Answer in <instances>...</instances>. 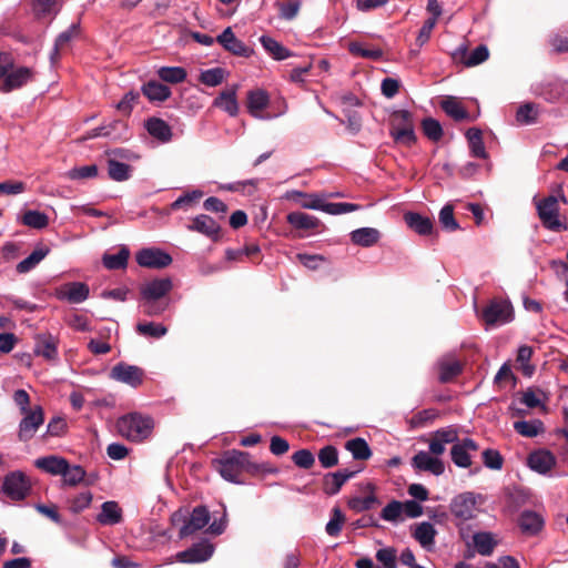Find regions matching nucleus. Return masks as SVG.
Returning <instances> with one entry per match:
<instances>
[{"label": "nucleus", "mask_w": 568, "mask_h": 568, "mask_svg": "<svg viewBox=\"0 0 568 568\" xmlns=\"http://www.w3.org/2000/svg\"><path fill=\"white\" fill-rule=\"evenodd\" d=\"M34 78L33 69L24 65H14L12 55L0 51V91L9 93L21 89Z\"/></svg>", "instance_id": "1"}, {"label": "nucleus", "mask_w": 568, "mask_h": 568, "mask_svg": "<svg viewBox=\"0 0 568 568\" xmlns=\"http://www.w3.org/2000/svg\"><path fill=\"white\" fill-rule=\"evenodd\" d=\"M478 498H480L479 495L466 491L455 496L449 504V510L454 518L455 526L458 528L460 538L466 542L470 538V529L467 523L477 515Z\"/></svg>", "instance_id": "2"}, {"label": "nucleus", "mask_w": 568, "mask_h": 568, "mask_svg": "<svg viewBox=\"0 0 568 568\" xmlns=\"http://www.w3.org/2000/svg\"><path fill=\"white\" fill-rule=\"evenodd\" d=\"M154 428L150 416L140 413H130L121 416L116 422V429L122 437L135 443L149 438Z\"/></svg>", "instance_id": "3"}, {"label": "nucleus", "mask_w": 568, "mask_h": 568, "mask_svg": "<svg viewBox=\"0 0 568 568\" xmlns=\"http://www.w3.org/2000/svg\"><path fill=\"white\" fill-rule=\"evenodd\" d=\"M537 215L542 226L551 232H565L568 230L566 217L560 214L558 199L549 195L544 199L534 197Z\"/></svg>", "instance_id": "4"}, {"label": "nucleus", "mask_w": 568, "mask_h": 568, "mask_svg": "<svg viewBox=\"0 0 568 568\" xmlns=\"http://www.w3.org/2000/svg\"><path fill=\"white\" fill-rule=\"evenodd\" d=\"M250 455L246 452L232 450L225 453L220 459L215 460V468L221 476L231 483H240L241 474L248 466Z\"/></svg>", "instance_id": "5"}, {"label": "nucleus", "mask_w": 568, "mask_h": 568, "mask_svg": "<svg viewBox=\"0 0 568 568\" xmlns=\"http://www.w3.org/2000/svg\"><path fill=\"white\" fill-rule=\"evenodd\" d=\"M180 521H183V524L179 530V537L184 539L203 529L209 524L210 513L205 506H197L192 510L190 517L185 519L180 510L172 515V523L178 524Z\"/></svg>", "instance_id": "6"}, {"label": "nucleus", "mask_w": 568, "mask_h": 568, "mask_svg": "<svg viewBox=\"0 0 568 568\" xmlns=\"http://www.w3.org/2000/svg\"><path fill=\"white\" fill-rule=\"evenodd\" d=\"M536 97L542 98L549 103L568 102V81L561 79L546 80L532 88Z\"/></svg>", "instance_id": "7"}, {"label": "nucleus", "mask_w": 568, "mask_h": 568, "mask_svg": "<svg viewBox=\"0 0 568 568\" xmlns=\"http://www.w3.org/2000/svg\"><path fill=\"white\" fill-rule=\"evenodd\" d=\"M481 318L489 326L505 325L514 320V310L508 301L493 300L483 310Z\"/></svg>", "instance_id": "8"}, {"label": "nucleus", "mask_w": 568, "mask_h": 568, "mask_svg": "<svg viewBox=\"0 0 568 568\" xmlns=\"http://www.w3.org/2000/svg\"><path fill=\"white\" fill-rule=\"evenodd\" d=\"M2 491L11 500H22L30 491V481L22 471H11L3 479Z\"/></svg>", "instance_id": "9"}, {"label": "nucleus", "mask_w": 568, "mask_h": 568, "mask_svg": "<svg viewBox=\"0 0 568 568\" xmlns=\"http://www.w3.org/2000/svg\"><path fill=\"white\" fill-rule=\"evenodd\" d=\"M22 415L23 418L19 423L18 438L21 442H29L43 424L44 412L42 406L34 405L30 412L23 413Z\"/></svg>", "instance_id": "10"}, {"label": "nucleus", "mask_w": 568, "mask_h": 568, "mask_svg": "<svg viewBox=\"0 0 568 568\" xmlns=\"http://www.w3.org/2000/svg\"><path fill=\"white\" fill-rule=\"evenodd\" d=\"M270 103V95L268 93L263 89H255L247 92V101H246V108L250 114L256 119H263V120H270L274 118V115H263L262 111ZM283 109L275 114L282 115L287 111V104L285 100H282Z\"/></svg>", "instance_id": "11"}, {"label": "nucleus", "mask_w": 568, "mask_h": 568, "mask_svg": "<svg viewBox=\"0 0 568 568\" xmlns=\"http://www.w3.org/2000/svg\"><path fill=\"white\" fill-rule=\"evenodd\" d=\"M214 552V546L209 540L193 544L190 548L175 555V559L182 564H200L207 561Z\"/></svg>", "instance_id": "12"}, {"label": "nucleus", "mask_w": 568, "mask_h": 568, "mask_svg": "<svg viewBox=\"0 0 568 568\" xmlns=\"http://www.w3.org/2000/svg\"><path fill=\"white\" fill-rule=\"evenodd\" d=\"M136 263L146 268H164L172 263L170 254L158 247L140 250L135 255Z\"/></svg>", "instance_id": "13"}, {"label": "nucleus", "mask_w": 568, "mask_h": 568, "mask_svg": "<svg viewBox=\"0 0 568 568\" xmlns=\"http://www.w3.org/2000/svg\"><path fill=\"white\" fill-rule=\"evenodd\" d=\"M111 378L114 381L130 385L131 387H139L144 379V371L135 365L119 363L112 367L110 373Z\"/></svg>", "instance_id": "14"}, {"label": "nucleus", "mask_w": 568, "mask_h": 568, "mask_svg": "<svg viewBox=\"0 0 568 568\" xmlns=\"http://www.w3.org/2000/svg\"><path fill=\"white\" fill-rule=\"evenodd\" d=\"M412 467L418 471H427L434 476H440L445 471V465L439 457H435L425 450H419L412 458Z\"/></svg>", "instance_id": "15"}, {"label": "nucleus", "mask_w": 568, "mask_h": 568, "mask_svg": "<svg viewBox=\"0 0 568 568\" xmlns=\"http://www.w3.org/2000/svg\"><path fill=\"white\" fill-rule=\"evenodd\" d=\"M478 445L471 438H464L453 445L450 455L453 463L460 468H468L471 465V452H477Z\"/></svg>", "instance_id": "16"}, {"label": "nucleus", "mask_w": 568, "mask_h": 568, "mask_svg": "<svg viewBox=\"0 0 568 568\" xmlns=\"http://www.w3.org/2000/svg\"><path fill=\"white\" fill-rule=\"evenodd\" d=\"M489 57L488 48L485 44H480L475 48L470 53L465 44H460L453 53V58L456 61L462 62L466 67H475L485 62Z\"/></svg>", "instance_id": "17"}, {"label": "nucleus", "mask_w": 568, "mask_h": 568, "mask_svg": "<svg viewBox=\"0 0 568 568\" xmlns=\"http://www.w3.org/2000/svg\"><path fill=\"white\" fill-rule=\"evenodd\" d=\"M518 527L525 536L538 535L545 526L544 517L534 510H524L517 519Z\"/></svg>", "instance_id": "18"}, {"label": "nucleus", "mask_w": 568, "mask_h": 568, "mask_svg": "<svg viewBox=\"0 0 568 568\" xmlns=\"http://www.w3.org/2000/svg\"><path fill=\"white\" fill-rule=\"evenodd\" d=\"M216 41L229 52L237 57H250V49L243 41L237 39L231 27H227L217 38Z\"/></svg>", "instance_id": "19"}, {"label": "nucleus", "mask_w": 568, "mask_h": 568, "mask_svg": "<svg viewBox=\"0 0 568 568\" xmlns=\"http://www.w3.org/2000/svg\"><path fill=\"white\" fill-rule=\"evenodd\" d=\"M89 286L82 282H71L61 286L58 291V297L67 300L70 303L79 304L89 297Z\"/></svg>", "instance_id": "20"}, {"label": "nucleus", "mask_w": 568, "mask_h": 568, "mask_svg": "<svg viewBox=\"0 0 568 568\" xmlns=\"http://www.w3.org/2000/svg\"><path fill=\"white\" fill-rule=\"evenodd\" d=\"M436 535L437 530L429 521L416 524L412 531V536L415 540L426 550H432L434 548Z\"/></svg>", "instance_id": "21"}, {"label": "nucleus", "mask_w": 568, "mask_h": 568, "mask_svg": "<svg viewBox=\"0 0 568 568\" xmlns=\"http://www.w3.org/2000/svg\"><path fill=\"white\" fill-rule=\"evenodd\" d=\"M555 464H556L555 456L550 452L545 450V449H539V450L532 452L528 456V466L532 470H535L539 474H542V475L550 471L551 468L555 466Z\"/></svg>", "instance_id": "22"}, {"label": "nucleus", "mask_w": 568, "mask_h": 568, "mask_svg": "<svg viewBox=\"0 0 568 568\" xmlns=\"http://www.w3.org/2000/svg\"><path fill=\"white\" fill-rule=\"evenodd\" d=\"M172 288V281L170 278H156L145 283L141 287L142 298L160 300L165 296Z\"/></svg>", "instance_id": "23"}, {"label": "nucleus", "mask_w": 568, "mask_h": 568, "mask_svg": "<svg viewBox=\"0 0 568 568\" xmlns=\"http://www.w3.org/2000/svg\"><path fill=\"white\" fill-rule=\"evenodd\" d=\"M34 354L42 356L47 361L58 359V339L51 334H44L37 337Z\"/></svg>", "instance_id": "24"}, {"label": "nucleus", "mask_w": 568, "mask_h": 568, "mask_svg": "<svg viewBox=\"0 0 568 568\" xmlns=\"http://www.w3.org/2000/svg\"><path fill=\"white\" fill-rule=\"evenodd\" d=\"M190 231L199 232L207 237L216 239L220 232V225L215 220L205 214L195 216L190 225Z\"/></svg>", "instance_id": "25"}, {"label": "nucleus", "mask_w": 568, "mask_h": 568, "mask_svg": "<svg viewBox=\"0 0 568 568\" xmlns=\"http://www.w3.org/2000/svg\"><path fill=\"white\" fill-rule=\"evenodd\" d=\"M404 221L409 229L419 235L433 234L434 223L428 216L415 212H407L404 214Z\"/></svg>", "instance_id": "26"}, {"label": "nucleus", "mask_w": 568, "mask_h": 568, "mask_svg": "<svg viewBox=\"0 0 568 568\" xmlns=\"http://www.w3.org/2000/svg\"><path fill=\"white\" fill-rule=\"evenodd\" d=\"M356 471H348V470H338L335 473H329L325 475L323 479V490L327 495H335L337 494L342 486L351 479Z\"/></svg>", "instance_id": "27"}, {"label": "nucleus", "mask_w": 568, "mask_h": 568, "mask_svg": "<svg viewBox=\"0 0 568 568\" xmlns=\"http://www.w3.org/2000/svg\"><path fill=\"white\" fill-rule=\"evenodd\" d=\"M67 459L55 455H49L44 457H40L36 459L34 465L37 468L53 475L58 476L64 473L67 469Z\"/></svg>", "instance_id": "28"}, {"label": "nucleus", "mask_w": 568, "mask_h": 568, "mask_svg": "<svg viewBox=\"0 0 568 568\" xmlns=\"http://www.w3.org/2000/svg\"><path fill=\"white\" fill-rule=\"evenodd\" d=\"M213 105L226 112L230 116H235L239 113V103L236 100V87L222 91L215 98Z\"/></svg>", "instance_id": "29"}, {"label": "nucleus", "mask_w": 568, "mask_h": 568, "mask_svg": "<svg viewBox=\"0 0 568 568\" xmlns=\"http://www.w3.org/2000/svg\"><path fill=\"white\" fill-rule=\"evenodd\" d=\"M145 129L151 136L163 143L169 142L172 138V130L170 125L162 119H149L145 123Z\"/></svg>", "instance_id": "30"}, {"label": "nucleus", "mask_w": 568, "mask_h": 568, "mask_svg": "<svg viewBox=\"0 0 568 568\" xmlns=\"http://www.w3.org/2000/svg\"><path fill=\"white\" fill-rule=\"evenodd\" d=\"M97 520L101 525H116L122 520V510L115 501H105L101 506Z\"/></svg>", "instance_id": "31"}, {"label": "nucleus", "mask_w": 568, "mask_h": 568, "mask_svg": "<svg viewBox=\"0 0 568 568\" xmlns=\"http://www.w3.org/2000/svg\"><path fill=\"white\" fill-rule=\"evenodd\" d=\"M379 236V231L374 227H361L351 232V241L363 247L373 246Z\"/></svg>", "instance_id": "32"}, {"label": "nucleus", "mask_w": 568, "mask_h": 568, "mask_svg": "<svg viewBox=\"0 0 568 568\" xmlns=\"http://www.w3.org/2000/svg\"><path fill=\"white\" fill-rule=\"evenodd\" d=\"M260 42L262 47L273 57V59L277 61L285 60L293 55V53L285 48L277 40L273 39L268 36L260 37Z\"/></svg>", "instance_id": "33"}, {"label": "nucleus", "mask_w": 568, "mask_h": 568, "mask_svg": "<svg viewBox=\"0 0 568 568\" xmlns=\"http://www.w3.org/2000/svg\"><path fill=\"white\" fill-rule=\"evenodd\" d=\"M106 164L108 175L113 181H128L132 175V168L129 164L120 162L118 159L109 158Z\"/></svg>", "instance_id": "34"}, {"label": "nucleus", "mask_w": 568, "mask_h": 568, "mask_svg": "<svg viewBox=\"0 0 568 568\" xmlns=\"http://www.w3.org/2000/svg\"><path fill=\"white\" fill-rule=\"evenodd\" d=\"M50 250L47 246L37 247L29 256L17 264V272L24 274L33 270L48 254Z\"/></svg>", "instance_id": "35"}, {"label": "nucleus", "mask_w": 568, "mask_h": 568, "mask_svg": "<svg viewBox=\"0 0 568 568\" xmlns=\"http://www.w3.org/2000/svg\"><path fill=\"white\" fill-rule=\"evenodd\" d=\"M292 196L302 197L301 206L308 210H317L324 212L326 205V195L317 193H304L302 191H293Z\"/></svg>", "instance_id": "36"}, {"label": "nucleus", "mask_w": 568, "mask_h": 568, "mask_svg": "<svg viewBox=\"0 0 568 568\" xmlns=\"http://www.w3.org/2000/svg\"><path fill=\"white\" fill-rule=\"evenodd\" d=\"M143 94L150 101H165L171 95V90L165 84H162L158 81H149L142 87Z\"/></svg>", "instance_id": "37"}, {"label": "nucleus", "mask_w": 568, "mask_h": 568, "mask_svg": "<svg viewBox=\"0 0 568 568\" xmlns=\"http://www.w3.org/2000/svg\"><path fill=\"white\" fill-rule=\"evenodd\" d=\"M439 381L448 383L462 373V365L455 358H443L438 362Z\"/></svg>", "instance_id": "38"}, {"label": "nucleus", "mask_w": 568, "mask_h": 568, "mask_svg": "<svg viewBox=\"0 0 568 568\" xmlns=\"http://www.w3.org/2000/svg\"><path fill=\"white\" fill-rule=\"evenodd\" d=\"M471 539L477 552L481 556L491 555L497 545L491 532H476Z\"/></svg>", "instance_id": "39"}, {"label": "nucleus", "mask_w": 568, "mask_h": 568, "mask_svg": "<svg viewBox=\"0 0 568 568\" xmlns=\"http://www.w3.org/2000/svg\"><path fill=\"white\" fill-rule=\"evenodd\" d=\"M130 251L126 246L122 245L115 254H104L102 257L103 265L108 270H122L128 265Z\"/></svg>", "instance_id": "40"}, {"label": "nucleus", "mask_w": 568, "mask_h": 568, "mask_svg": "<svg viewBox=\"0 0 568 568\" xmlns=\"http://www.w3.org/2000/svg\"><path fill=\"white\" fill-rule=\"evenodd\" d=\"M466 138L468 140L471 155L479 159H486L487 152L483 141L481 131L477 128H470L466 133Z\"/></svg>", "instance_id": "41"}, {"label": "nucleus", "mask_w": 568, "mask_h": 568, "mask_svg": "<svg viewBox=\"0 0 568 568\" xmlns=\"http://www.w3.org/2000/svg\"><path fill=\"white\" fill-rule=\"evenodd\" d=\"M442 109L447 115L456 121H463L468 119V113L460 101L454 97H447L440 103Z\"/></svg>", "instance_id": "42"}, {"label": "nucleus", "mask_w": 568, "mask_h": 568, "mask_svg": "<svg viewBox=\"0 0 568 568\" xmlns=\"http://www.w3.org/2000/svg\"><path fill=\"white\" fill-rule=\"evenodd\" d=\"M345 448L355 459L366 460L372 456V450L364 438L357 437L346 442Z\"/></svg>", "instance_id": "43"}, {"label": "nucleus", "mask_w": 568, "mask_h": 568, "mask_svg": "<svg viewBox=\"0 0 568 568\" xmlns=\"http://www.w3.org/2000/svg\"><path fill=\"white\" fill-rule=\"evenodd\" d=\"M539 105L532 102H527L520 105L516 112V120L520 124H534L539 116Z\"/></svg>", "instance_id": "44"}, {"label": "nucleus", "mask_w": 568, "mask_h": 568, "mask_svg": "<svg viewBox=\"0 0 568 568\" xmlns=\"http://www.w3.org/2000/svg\"><path fill=\"white\" fill-rule=\"evenodd\" d=\"M514 429L524 437L532 438L544 432V425L539 419L517 420Z\"/></svg>", "instance_id": "45"}, {"label": "nucleus", "mask_w": 568, "mask_h": 568, "mask_svg": "<svg viewBox=\"0 0 568 568\" xmlns=\"http://www.w3.org/2000/svg\"><path fill=\"white\" fill-rule=\"evenodd\" d=\"M287 222L294 227L301 230H312L318 224V220L315 216L302 212L290 213L287 215Z\"/></svg>", "instance_id": "46"}, {"label": "nucleus", "mask_w": 568, "mask_h": 568, "mask_svg": "<svg viewBox=\"0 0 568 568\" xmlns=\"http://www.w3.org/2000/svg\"><path fill=\"white\" fill-rule=\"evenodd\" d=\"M381 518L397 524L405 520L402 501L392 500L381 511Z\"/></svg>", "instance_id": "47"}, {"label": "nucleus", "mask_w": 568, "mask_h": 568, "mask_svg": "<svg viewBox=\"0 0 568 568\" xmlns=\"http://www.w3.org/2000/svg\"><path fill=\"white\" fill-rule=\"evenodd\" d=\"M22 223L29 227L42 230L48 226L49 217L45 213L36 210H30L23 214Z\"/></svg>", "instance_id": "48"}, {"label": "nucleus", "mask_w": 568, "mask_h": 568, "mask_svg": "<svg viewBox=\"0 0 568 568\" xmlns=\"http://www.w3.org/2000/svg\"><path fill=\"white\" fill-rule=\"evenodd\" d=\"M158 75L164 82L181 83L186 78V71L181 67H162L158 70Z\"/></svg>", "instance_id": "49"}, {"label": "nucleus", "mask_w": 568, "mask_h": 568, "mask_svg": "<svg viewBox=\"0 0 568 568\" xmlns=\"http://www.w3.org/2000/svg\"><path fill=\"white\" fill-rule=\"evenodd\" d=\"M390 135L394 138V140L397 143L404 144V145H412L416 141V135L414 132V125L408 124L403 128L398 126H392Z\"/></svg>", "instance_id": "50"}, {"label": "nucleus", "mask_w": 568, "mask_h": 568, "mask_svg": "<svg viewBox=\"0 0 568 568\" xmlns=\"http://www.w3.org/2000/svg\"><path fill=\"white\" fill-rule=\"evenodd\" d=\"M80 34V23L73 22L65 31L61 32L54 43L53 55L59 53V50L64 48L72 39Z\"/></svg>", "instance_id": "51"}, {"label": "nucleus", "mask_w": 568, "mask_h": 568, "mask_svg": "<svg viewBox=\"0 0 568 568\" xmlns=\"http://www.w3.org/2000/svg\"><path fill=\"white\" fill-rule=\"evenodd\" d=\"M532 353H534L532 348L528 345L519 346L518 352H517L516 361L520 365V368H521L524 375H526V376H531L535 371V366L529 364Z\"/></svg>", "instance_id": "52"}, {"label": "nucleus", "mask_w": 568, "mask_h": 568, "mask_svg": "<svg viewBox=\"0 0 568 568\" xmlns=\"http://www.w3.org/2000/svg\"><path fill=\"white\" fill-rule=\"evenodd\" d=\"M345 519H346L345 515L343 514V511L338 507L333 508L332 509V517H331V519L328 520V523L326 524V527H325L326 534L332 536V537L338 536L341 530H342V528H343Z\"/></svg>", "instance_id": "53"}, {"label": "nucleus", "mask_w": 568, "mask_h": 568, "mask_svg": "<svg viewBox=\"0 0 568 568\" xmlns=\"http://www.w3.org/2000/svg\"><path fill=\"white\" fill-rule=\"evenodd\" d=\"M225 79V70L223 68H212L201 72L200 81L207 87H216Z\"/></svg>", "instance_id": "54"}, {"label": "nucleus", "mask_w": 568, "mask_h": 568, "mask_svg": "<svg viewBox=\"0 0 568 568\" xmlns=\"http://www.w3.org/2000/svg\"><path fill=\"white\" fill-rule=\"evenodd\" d=\"M61 476L64 485L75 486L84 479L85 470L79 465L70 466L67 462V469Z\"/></svg>", "instance_id": "55"}, {"label": "nucleus", "mask_w": 568, "mask_h": 568, "mask_svg": "<svg viewBox=\"0 0 568 568\" xmlns=\"http://www.w3.org/2000/svg\"><path fill=\"white\" fill-rule=\"evenodd\" d=\"M92 498L91 491H81L68 500L69 509L74 514L81 513L90 506Z\"/></svg>", "instance_id": "56"}, {"label": "nucleus", "mask_w": 568, "mask_h": 568, "mask_svg": "<svg viewBox=\"0 0 568 568\" xmlns=\"http://www.w3.org/2000/svg\"><path fill=\"white\" fill-rule=\"evenodd\" d=\"M348 51L357 57L367 58L372 60H379L383 57V51L378 48H364L359 42H352L348 45Z\"/></svg>", "instance_id": "57"}, {"label": "nucleus", "mask_w": 568, "mask_h": 568, "mask_svg": "<svg viewBox=\"0 0 568 568\" xmlns=\"http://www.w3.org/2000/svg\"><path fill=\"white\" fill-rule=\"evenodd\" d=\"M376 559L381 564L379 568H397V552L393 547H385L377 550Z\"/></svg>", "instance_id": "58"}, {"label": "nucleus", "mask_w": 568, "mask_h": 568, "mask_svg": "<svg viewBox=\"0 0 568 568\" xmlns=\"http://www.w3.org/2000/svg\"><path fill=\"white\" fill-rule=\"evenodd\" d=\"M318 462L324 468H331L338 463V452L332 445L324 446L318 452Z\"/></svg>", "instance_id": "59"}, {"label": "nucleus", "mask_w": 568, "mask_h": 568, "mask_svg": "<svg viewBox=\"0 0 568 568\" xmlns=\"http://www.w3.org/2000/svg\"><path fill=\"white\" fill-rule=\"evenodd\" d=\"M136 331L144 336H151L155 338L163 337L168 333V328L158 323L149 322V323H139L136 325Z\"/></svg>", "instance_id": "60"}, {"label": "nucleus", "mask_w": 568, "mask_h": 568, "mask_svg": "<svg viewBox=\"0 0 568 568\" xmlns=\"http://www.w3.org/2000/svg\"><path fill=\"white\" fill-rule=\"evenodd\" d=\"M377 503H378L377 497L372 493L365 497H354V498L349 499L348 506L351 509L355 510L356 513H362L365 510H369Z\"/></svg>", "instance_id": "61"}, {"label": "nucleus", "mask_w": 568, "mask_h": 568, "mask_svg": "<svg viewBox=\"0 0 568 568\" xmlns=\"http://www.w3.org/2000/svg\"><path fill=\"white\" fill-rule=\"evenodd\" d=\"M424 134L432 141H439L443 136V128L440 123L433 119L427 118L422 123Z\"/></svg>", "instance_id": "62"}, {"label": "nucleus", "mask_w": 568, "mask_h": 568, "mask_svg": "<svg viewBox=\"0 0 568 568\" xmlns=\"http://www.w3.org/2000/svg\"><path fill=\"white\" fill-rule=\"evenodd\" d=\"M439 222L442 226L449 231L454 232L459 227V224L454 217V207L450 204L445 205L439 212Z\"/></svg>", "instance_id": "63"}, {"label": "nucleus", "mask_w": 568, "mask_h": 568, "mask_svg": "<svg viewBox=\"0 0 568 568\" xmlns=\"http://www.w3.org/2000/svg\"><path fill=\"white\" fill-rule=\"evenodd\" d=\"M361 209V205L354 204V203H333V202H326L324 212L331 215H341L346 214L351 212L358 211Z\"/></svg>", "instance_id": "64"}]
</instances>
